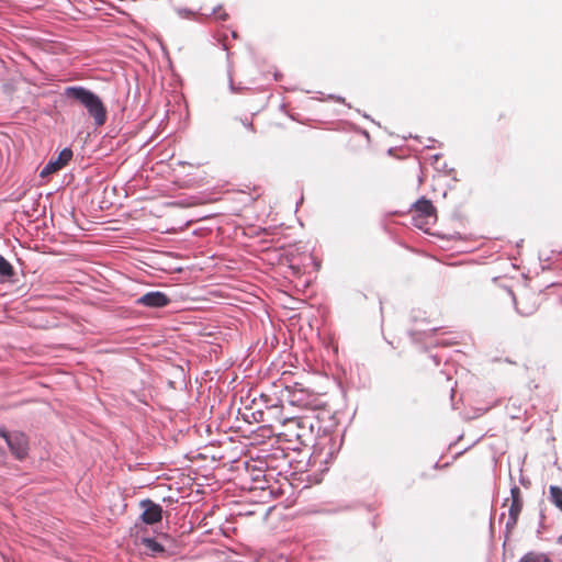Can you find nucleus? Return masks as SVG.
Returning a JSON list of instances; mask_svg holds the SVG:
<instances>
[{
	"label": "nucleus",
	"mask_w": 562,
	"mask_h": 562,
	"mask_svg": "<svg viewBox=\"0 0 562 562\" xmlns=\"http://www.w3.org/2000/svg\"><path fill=\"white\" fill-rule=\"evenodd\" d=\"M72 158V150L68 147L61 149L56 158L50 159L41 170L40 176L45 178L64 168Z\"/></svg>",
	"instance_id": "obj_6"
},
{
	"label": "nucleus",
	"mask_w": 562,
	"mask_h": 562,
	"mask_svg": "<svg viewBox=\"0 0 562 562\" xmlns=\"http://www.w3.org/2000/svg\"><path fill=\"white\" fill-rule=\"evenodd\" d=\"M218 19L222 21H226L228 19V14L226 12H223L218 15Z\"/></svg>",
	"instance_id": "obj_18"
},
{
	"label": "nucleus",
	"mask_w": 562,
	"mask_h": 562,
	"mask_svg": "<svg viewBox=\"0 0 562 562\" xmlns=\"http://www.w3.org/2000/svg\"><path fill=\"white\" fill-rule=\"evenodd\" d=\"M181 12H183V14H190L191 12L187 9H183Z\"/></svg>",
	"instance_id": "obj_22"
},
{
	"label": "nucleus",
	"mask_w": 562,
	"mask_h": 562,
	"mask_svg": "<svg viewBox=\"0 0 562 562\" xmlns=\"http://www.w3.org/2000/svg\"><path fill=\"white\" fill-rule=\"evenodd\" d=\"M279 77H280V74H279V72H276V74H274V79H276V80H279Z\"/></svg>",
	"instance_id": "obj_23"
},
{
	"label": "nucleus",
	"mask_w": 562,
	"mask_h": 562,
	"mask_svg": "<svg viewBox=\"0 0 562 562\" xmlns=\"http://www.w3.org/2000/svg\"><path fill=\"white\" fill-rule=\"evenodd\" d=\"M561 540H562V536L560 537L559 541H561Z\"/></svg>",
	"instance_id": "obj_27"
},
{
	"label": "nucleus",
	"mask_w": 562,
	"mask_h": 562,
	"mask_svg": "<svg viewBox=\"0 0 562 562\" xmlns=\"http://www.w3.org/2000/svg\"><path fill=\"white\" fill-rule=\"evenodd\" d=\"M518 562H552V560L543 552L529 551Z\"/></svg>",
	"instance_id": "obj_10"
},
{
	"label": "nucleus",
	"mask_w": 562,
	"mask_h": 562,
	"mask_svg": "<svg viewBox=\"0 0 562 562\" xmlns=\"http://www.w3.org/2000/svg\"><path fill=\"white\" fill-rule=\"evenodd\" d=\"M434 220L432 217H419L416 215H413V223L418 228H424V226L428 225L430 221Z\"/></svg>",
	"instance_id": "obj_14"
},
{
	"label": "nucleus",
	"mask_w": 562,
	"mask_h": 562,
	"mask_svg": "<svg viewBox=\"0 0 562 562\" xmlns=\"http://www.w3.org/2000/svg\"><path fill=\"white\" fill-rule=\"evenodd\" d=\"M243 125H244L245 127L249 128V130H250V131H252V132L255 131V130H254V124H252V122H251V121H248L247 119H246L245 121H243Z\"/></svg>",
	"instance_id": "obj_16"
},
{
	"label": "nucleus",
	"mask_w": 562,
	"mask_h": 562,
	"mask_svg": "<svg viewBox=\"0 0 562 562\" xmlns=\"http://www.w3.org/2000/svg\"><path fill=\"white\" fill-rule=\"evenodd\" d=\"M434 159L438 160L439 159V155L438 154L434 155Z\"/></svg>",
	"instance_id": "obj_26"
},
{
	"label": "nucleus",
	"mask_w": 562,
	"mask_h": 562,
	"mask_svg": "<svg viewBox=\"0 0 562 562\" xmlns=\"http://www.w3.org/2000/svg\"><path fill=\"white\" fill-rule=\"evenodd\" d=\"M431 358H432V360H434L435 364H436V366H438V364H439V362H440V360H439L438 356H432Z\"/></svg>",
	"instance_id": "obj_21"
},
{
	"label": "nucleus",
	"mask_w": 562,
	"mask_h": 562,
	"mask_svg": "<svg viewBox=\"0 0 562 562\" xmlns=\"http://www.w3.org/2000/svg\"><path fill=\"white\" fill-rule=\"evenodd\" d=\"M232 36H233L234 38H236V37H237V33H236L235 31H233V32H232Z\"/></svg>",
	"instance_id": "obj_25"
},
{
	"label": "nucleus",
	"mask_w": 562,
	"mask_h": 562,
	"mask_svg": "<svg viewBox=\"0 0 562 562\" xmlns=\"http://www.w3.org/2000/svg\"><path fill=\"white\" fill-rule=\"evenodd\" d=\"M549 493L551 503L562 512V488L557 485H551Z\"/></svg>",
	"instance_id": "obj_11"
},
{
	"label": "nucleus",
	"mask_w": 562,
	"mask_h": 562,
	"mask_svg": "<svg viewBox=\"0 0 562 562\" xmlns=\"http://www.w3.org/2000/svg\"><path fill=\"white\" fill-rule=\"evenodd\" d=\"M64 95L82 105L93 119L95 126L105 124L108 111L97 93L82 86H69L65 88Z\"/></svg>",
	"instance_id": "obj_1"
},
{
	"label": "nucleus",
	"mask_w": 562,
	"mask_h": 562,
	"mask_svg": "<svg viewBox=\"0 0 562 562\" xmlns=\"http://www.w3.org/2000/svg\"><path fill=\"white\" fill-rule=\"evenodd\" d=\"M139 506L143 508L140 520L144 524L154 525L161 520L164 510L159 504L149 498H145L139 502Z\"/></svg>",
	"instance_id": "obj_4"
},
{
	"label": "nucleus",
	"mask_w": 562,
	"mask_h": 562,
	"mask_svg": "<svg viewBox=\"0 0 562 562\" xmlns=\"http://www.w3.org/2000/svg\"><path fill=\"white\" fill-rule=\"evenodd\" d=\"M0 438L8 447L9 452L16 461H24L30 454V437L22 430H9L0 426Z\"/></svg>",
	"instance_id": "obj_2"
},
{
	"label": "nucleus",
	"mask_w": 562,
	"mask_h": 562,
	"mask_svg": "<svg viewBox=\"0 0 562 562\" xmlns=\"http://www.w3.org/2000/svg\"><path fill=\"white\" fill-rule=\"evenodd\" d=\"M520 483H521L522 485H526V480H525V477H521V479H520Z\"/></svg>",
	"instance_id": "obj_24"
},
{
	"label": "nucleus",
	"mask_w": 562,
	"mask_h": 562,
	"mask_svg": "<svg viewBox=\"0 0 562 562\" xmlns=\"http://www.w3.org/2000/svg\"><path fill=\"white\" fill-rule=\"evenodd\" d=\"M328 98L331 99V100H335L337 102H342V103L345 102V99L342 97H339V95L330 94Z\"/></svg>",
	"instance_id": "obj_17"
},
{
	"label": "nucleus",
	"mask_w": 562,
	"mask_h": 562,
	"mask_svg": "<svg viewBox=\"0 0 562 562\" xmlns=\"http://www.w3.org/2000/svg\"><path fill=\"white\" fill-rule=\"evenodd\" d=\"M510 498L512 503L508 509V519L506 521V529H513L518 520V517L522 509V498L520 488L517 485H513L510 487Z\"/></svg>",
	"instance_id": "obj_3"
},
{
	"label": "nucleus",
	"mask_w": 562,
	"mask_h": 562,
	"mask_svg": "<svg viewBox=\"0 0 562 562\" xmlns=\"http://www.w3.org/2000/svg\"><path fill=\"white\" fill-rule=\"evenodd\" d=\"M221 9H222L221 4L216 5L215 8L212 9L211 14H216Z\"/></svg>",
	"instance_id": "obj_19"
},
{
	"label": "nucleus",
	"mask_w": 562,
	"mask_h": 562,
	"mask_svg": "<svg viewBox=\"0 0 562 562\" xmlns=\"http://www.w3.org/2000/svg\"><path fill=\"white\" fill-rule=\"evenodd\" d=\"M290 403L295 405H305L304 401H303V396H304V392L303 390H293L290 392Z\"/></svg>",
	"instance_id": "obj_13"
},
{
	"label": "nucleus",
	"mask_w": 562,
	"mask_h": 562,
	"mask_svg": "<svg viewBox=\"0 0 562 562\" xmlns=\"http://www.w3.org/2000/svg\"><path fill=\"white\" fill-rule=\"evenodd\" d=\"M229 88H231V91H232V92L237 91V89L235 88V85H234V82H233V80H232V79H231V81H229Z\"/></svg>",
	"instance_id": "obj_20"
},
{
	"label": "nucleus",
	"mask_w": 562,
	"mask_h": 562,
	"mask_svg": "<svg viewBox=\"0 0 562 562\" xmlns=\"http://www.w3.org/2000/svg\"><path fill=\"white\" fill-rule=\"evenodd\" d=\"M142 543L154 553H162L165 552V548L161 543H159L155 538H143Z\"/></svg>",
	"instance_id": "obj_12"
},
{
	"label": "nucleus",
	"mask_w": 562,
	"mask_h": 562,
	"mask_svg": "<svg viewBox=\"0 0 562 562\" xmlns=\"http://www.w3.org/2000/svg\"><path fill=\"white\" fill-rule=\"evenodd\" d=\"M170 302L169 296L161 291H149L135 301L137 305L150 308H161L167 306Z\"/></svg>",
	"instance_id": "obj_5"
},
{
	"label": "nucleus",
	"mask_w": 562,
	"mask_h": 562,
	"mask_svg": "<svg viewBox=\"0 0 562 562\" xmlns=\"http://www.w3.org/2000/svg\"><path fill=\"white\" fill-rule=\"evenodd\" d=\"M290 425L297 428V431L294 435L302 443L305 442L308 432L311 434L313 429L308 419H292L290 420Z\"/></svg>",
	"instance_id": "obj_9"
},
{
	"label": "nucleus",
	"mask_w": 562,
	"mask_h": 562,
	"mask_svg": "<svg viewBox=\"0 0 562 562\" xmlns=\"http://www.w3.org/2000/svg\"><path fill=\"white\" fill-rule=\"evenodd\" d=\"M9 453L8 450L0 446V467H4L8 463Z\"/></svg>",
	"instance_id": "obj_15"
},
{
	"label": "nucleus",
	"mask_w": 562,
	"mask_h": 562,
	"mask_svg": "<svg viewBox=\"0 0 562 562\" xmlns=\"http://www.w3.org/2000/svg\"><path fill=\"white\" fill-rule=\"evenodd\" d=\"M16 282L14 267L0 254V284Z\"/></svg>",
	"instance_id": "obj_8"
},
{
	"label": "nucleus",
	"mask_w": 562,
	"mask_h": 562,
	"mask_svg": "<svg viewBox=\"0 0 562 562\" xmlns=\"http://www.w3.org/2000/svg\"><path fill=\"white\" fill-rule=\"evenodd\" d=\"M413 215L419 216V217H436V209L432 205L431 201L426 198L418 199L413 204Z\"/></svg>",
	"instance_id": "obj_7"
}]
</instances>
